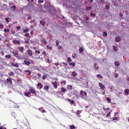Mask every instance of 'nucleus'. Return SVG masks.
<instances>
[{
	"label": "nucleus",
	"instance_id": "nucleus-24",
	"mask_svg": "<svg viewBox=\"0 0 129 129\" xmlns=\"http://www.w3.org/2000/svg\"><path fill=\"white\" fill-rule=\"evenodd\" d=\"M107 100L109 103H110L111 102V100L109 98H108L107 99Z\"/></svg>",
	"mask_w": 129,
	"mask_h": 129
},
{
	"label": "nucleus",
	"instance_id": "nucleus-19",
	"mask_svg": "<svg viewBox=\"0 0 129 129\" xmlns=\"http://www.w3.org/2000/svg\"><path fill=\"white\" fill-rule=\"evenodd\" d=\"M79 52L80 53H82L84 51L82 47H81L79 50Z\"/></svg>",
	"mask_w": 129,
	"mask_h": 129
},
{
	"label": "nucleus",
	"instance_id": "nucleus-40",
	"mask_svg": "<svg viewBox=\"0 0 129 129\" xmlns=\"http://www.w3.org/2000/svg\"><path fill=\"white\" fill-rule=\"evenodd\" d=\"M115 64L117 66H119V64L118 62L117 63L116 61L115 62Z\"/></svg>",
	"mask_w": 129,
	"mask_h": 129
},
{
	"label": "nucleus",
	"instance_id": "nucleus-41",
	"mask_svg": "<svg viewBox=\"0 0 129 129\" xmlns=\"http://www.w3.org/2000/svg\"><path fill=\"white\" fill-rule=\"evenodd\" d=\"M110 6L108 5H107L106 6V9H108L109 8Z\"/></svg>",
	"mask_w": 129,
	"mask_h": 129
},
{
	"label": "nucleus",
	"instance_id": "nucleus-32",
	"mask_svg": "<svg viewBox=\"0 0 129 129\" xmlns=\"http://www.w3.org/2000/svg\"><path fill=\"white\" fill-rule=\"evenodd\" d=\"M90 15L91 16H95L96 15V14H93L92 13H90Z\"/></svg>",
	"mask_w": 129,
	"mask_h": 129
},
{
	"label": "nucleus",
	"instance_id": "nucleus-2",
	"mask_svg": "<svg viewBox=\"0 0 129 129\" xmlns=\"http://www.w3.org/2000/svg\"><path fill=\"white\" fill-rule=\"evenodd\" d=\"M28 54L30 56H32L33 55V53L32 51L31 50H28L26 51Z\"/></svg>",
	"mask_w": 129,
	"mask_h": 129
},
{
	"label": "nucleus",
	"instance_id": "nucleus-44",
	"mask_svg": "<svg viewBox=\"0 0 129 129\" xmlns=\"http://www.w3.org/2000/svg\"><path fill=\"white\" fill-rule=\"evenodd\" d=\"M35 52L36 53H37L38 54H39L40 53V51L39 50L37 51V50H36L35 51Z\"/></svg>",
	"mask_w": 129,
	"mask_h": 129
},
{
	"label": "nucleus",
	"instance_id": "nucleus-57",
	"mask_svg": "<svg viewBox=\"0 0 129 129\" xmlns=\"http://www.w3.org/2000/svg\"><path fill=\"white\" fill-rule=\"evenodd\" d=\"M79 110H77V114L78 115H79Z\"/></svg>",
	"mask_w": 129,
	"mask_h": 129
},
{
	"label": "nucleus",
	"instance_id": "nucleus-18",
	"mask_svg": "<svg viewBox=\"0 0 129 129\" xmlns=\"http://www.w3.org/2000/svg\"><path fill=\"white\" fill-rule=\"evenodd\" d=\"M49 87L47 85H45L44 86V90H46V89L48 90L49 89Z\"/></svg>",
	"mask_w": 129,
	"mask_h": 129
},
{
	"label": "nucleus",
	"instance_id": "nucleus-38",
	"mask_svg": "<svg viewBox=\"0 0 129 129\" xmlns=\"http://www.w3.org/2000/svg\"><path fill=\"white\" fill-rule=\"evenodd\" d=\"M16 28L18 30H19L21 28V27L20 26H16Z\"/></svg>",
	"mask_w": 129,
	"mask_h": 129
},
{
	"label": "nucleus",
	"instance_id": "nucleus-53",
	"mask_svg": "<svg viewBox=\"0 0 129 129\" xmlns=\"http://www.w3.org/2000/svg\"><path fill=\"white\" fill-rule=\"evenodd\" d=\"M43 41L44 43L45 44H47V42L45 40H43Z\"/></svg>",
	"mask_w": 129,
	"mask_h": 129
},
{
	"label": "nucleus",
	"instance_id": "nucleus-43",
	"mask_svg": "<svg viewBox=\"0 0 129 129\" xmlns=\"http://www.w3.org/2000/svg\"><path fill=\"white\" fill-rule=\"evenodd\" d=\"M113 48L114 49V50L115 51H117V49L116 48V46H113Z\"/></svg>",
	"mask_w": 129,
	"mask_h": 129
},
{
	"label": "nucleus",
	"instance_id": "nucleus-29",
	"mask_svg": "<svg viewBox=\"0 0 129 129\" xmlns=\"http://www.w3.org/2000/svg\"><path fill=\"white\" fill-rule=\"evenodd\" d=\"M70 128L71 129H74L75 128V127L74 126L72 125L70 126Z\"/></svg>",
	"mask_w": 129,
	"mask_h": 129
},
{
	"label": "nucleus",
	"instance_id": "nucleus-59",
	"mask_svg": "<svg viewBox=\"0 0 129 129\" xmlns=\"http://www.w3.org/2000/svg\"><path fill=\"white\" fill-rule=\"evenodd\" d=\"M89 19V17H87L85 18V20L86 21L88 20Z\"/></svg>",
	"mask_w": 129,
	"mask_h": 129
},
{
	"label": "nucleus",
	"instance_id": "nucleus-35",
	"mask_svg": "<svg viewBox=\"0 0 129 129\" xmlns=\"http://www.w3.org/2000/svg\"><path fill=\"white\" fill-rule=\"evenodd\" d=\"M68 62H70L72 61V59L70 58V57H68Z\"/></svg>",
	"mask_w": 129,
	"mask_h": 129
},
{
	"label": "nucleus",
	"instance_id": "nucleus-16",
	"mask_svg": "<svg viewBox=\"0 0 129 129\" xmlns=\"http://www.w3.org/2000/svg\"><path fill=\"white\" fill-rule=\"evenodd\" d=\"M10 33H11L10 34L14 35L16 33V32L13 30H11L10 31Z\"/></svg>",
	"mask_w": 129,
	"mask_h": 129
},
{
	"label": "nucleus",
	"instance_id": "nucleus-50",
	"mask_svg": "<svg viewBox=\"0 0 129 129\" xmlns=\"http://www.w3.org/2000/svg\"><path fill=\"white\" fill-rule=\"evenodd\" d=\"M54 64L55 66H58V65H59V62H57V63H54Z\"/></svg>",
	"mask_w": 129,
	"mask_h": 129
},
{
	"label": "nucleus",
	"instance_id": "nucleus-1",
	"mask_svg": "<svg viewBox=\"0 0 129 129\" xmlns=\"http://www.w3.org/2000/svg\"><path fill=\"white\" fill-rule=\"evenodd\" d=\"M12 53L14 55L18 58H20L21 57L19 56L18 55V53L17 52H12Z\"/></svg>",
	"mask_w": 129,
	"mask_h": 129
},
{
	"label": "nucleus",
	"instance_id": "nucleus-63",
	"mask_svg": "<svg viewBox=\"0 0 129 129\" xmlns=\"http://www.w3.org/2000/svg\"><path fill=\"white\" fill-rule=\"evenodd\" d=\"M29 41H25V43L26 44L28 43H29Z\"/></svg>",
	"mask_w": 129,
	"mask_h": 129
},
{
	"label": "nucleus",
	"instance_id": "nucleus-9",
	"mask_svg": "<svg viewBox=\"0 0 129 129\" xmlns=\"http://www.w3.org/2000/svg\"><path fill=\"white\" fill-rule=\"evenodd\" d=\"M121 39L118 37H117L115 38V41L116 42H118L120 41Z\"/></svg>",
	"mask_w": 129,
	"mask_h": 129
},
{
	"label": "nucleus",
	"instance_id": "nucleus-45",
	"mask_svg": "<svg viewBox=\"0 0 129 129\" xmlns=\"http://www.w3.org/2000/svg\"><path fill=\"white\" fill-rule=\"evenodd\" d=\"M117 117H114L112 118L113 120H116L117 119Z\"/></svg>",
	"mask_w": 129,
	"mask_h": 129
},
{
	"label": "nucleus",
	"instance_id": "nucleus-8",
	"mask_svg": "<svg viewBox=\"0 0 129 129\" xmlns=\"http://www.w3.org/2000/svg\"><path fill=\"white\" fill-rule=\"evenodd\" d=\"M35 89H29V91H30L31 93L32 94H34L36 92L35 91Z\"/></svg>",
	"mask_w": 129,
	"mask_h": 129
},
{
	"label": "nucleus",
	"instance_id": "nucleus-64",
	"mask_svg": "<svg viewBox=\"0 0 129 129\" xmlns=\"http://www.w3.org/2000/svg\"><path fill=\"white\" fill-rule=\"evenodd\" d=\"M42 111L43 113H44L45 112V110L44 109H43L42 110Z\"/></svg>",
	"mask_w": 129,
	"mask_h": 129
},
{
	"label": "nucleus",
	"instance_id": "nucleus-22",
	"mask_svg": "<svg viewBox=\"0 0 129 129\" xmlns=\"http://www.w3.org/2000/svg\"><path fill=\"white\" fill-rule=\"evenodd\" d=\"M4 31L5 33H6L7 32H9L10 31V29H5L4 30Z\"/></svg>",
	"mask_w": 129,
	"mask_h": 129
},
{
	"label": "nucleus",
	"instance_id": "nucleus-46",
	"mask_svg": "<svg viewBox=\"0 0 129 129\" xmlns=\"http://www.w3.org/2000/svg\"><path fill=\"white\" fill-rule=\"evenodd\" d=\"M4 126H2L0 127V129H6L5 128L3 127Z\"/></svg>",
	"mask_w": 129,
	"mask_h": 129
},
{
	"label": "nucleus",
	"instance_id": "nucleus-33",
	"mask_svg": "<svg viewBox=\"0 0 129 129\" xmlns=\"http://www.w3.org/2000/svg\"><path fill=\"white\" fill-rule=\"evenodd\" d=\"M103 109L104 111H105L106 110H110V109H109V108L108 107L107 108H105L104 107L103 108Z\"/></svg>",
	"mask_w": 129,
	"mask_h": 129
},
{
	"label": "nucleus",
	"instance_id": "nucleus-21",
	"mask_svg": "<svg viewBox=\"0 0 129 129\" xmlns=\"http://www.w3.org/2000/svg\"><path fill=\"white\" fill-rule=\"evenodd\" d=\"M66 91V89L63 87L61 88V91L62 92H64Z\"/></svg>",
	"mask_w": 129,
	"mask_h": 129
},
{
	"label": "nucleus",
	"instance_id": "nucleus-10",
	"mask_svg": "<svg viewBox=\"0 0 129 129\" xmlns=\"http://www.w3.org/2000/svg\"><path fill=\"white\" fill-rule=\"evenodd\" d=\"M37 86L38 87H39L40 88H42L43 87V85H42L40 83H38L37 85Z\"/></svg>",
	"mask_w": 129,
	"mask_h": 129
},
{
	"label": "nucleus",
	"instance_id": "nucleus-20",
	"mask_svg": "<svg viewBox=\"0 0 129 129\" xmlns=\"http://www.w3.org/2000/svg\"><path fill=\"white\" fill-rule=\"evenodd\" d=\"M11 56L10 55H8L5 56L6 58H8L9 59H10L11 58Z\"/></svg>",
	"mask_w": 129,
	"mask_h": 129
},
{
	"label": "nucleus",
	"instance_id": "nucleus-56",
	"mask_svg": "<svg viewBox=\"0 0 129 129\" xmlns=\"http://www.w3.org/2000/svg\"><path fill=\"white\" fill-rule=\"evenodd\" d=\"M42 53L43 55L44 54L45 56H46V52L45 51H44L42 52Z\"/></svg>",
	"mask_w": 129,
	"mask_h": 129
},
{
	"label": "nucleus",
	"instance_id": "nucleus-62",
	"mask_svg": "<svg viewBox=\"0 0 129 129\" xmlns=\"http://www.w3.org/2000/svg\"><path fill=\"white\" fill-rule=\"evenodd\" d=\"M93 1V0H89V1L90 3H92Z\"/></svg>",
	"mask_w": 129,
	"mask_h": 129
},
{
	"label": "nucleus",
	"instance_id": "nucleus-3",
	"mask_svg": "<svg viewBox=\"0 0 129 129\" xmlns=\"http://www.w3.org/2000/svg\"><path fill=\"white\" fill-rule=\"evenodd\" d=\"M6 81L8 84L11 85L12 83V80L9 78L7 79Z\"/></svg>",
	"mask_w": 129,
	"mask_h": 129
},
{
	"label": "nucleus",
	"instance_id": "nucleus-7",
	"mask_svg": "<svg viewBox=\"0 0 129 129\" xmlns=\"http://www.w3.org/2000/svg\"><path fill=\"white\" fill-rule=\"evenodd\" d=\"M24 63L27 66H28L29 64H30V62L27 61L26 60H24Z\"/></svg>",
	"mask_w": 129,
	"mask_h": 129
},
{
	"label": "nucleus",
	"instance_id": "nucleus-14",
	"mask_svg": "<svg viewBox=\"0 0 129 129\" xmlns=\"http://www.w3.org/2000/svg\"><path fill=\"white\" fill-rule=\"evenodd\" d=\"M124 92L125 93H126V94L127 95H128L129 94L128 92H129V89H125L124 90Z\"/></svg>",
	"mask_w": 129,
	"mask_h": 129
},
{
	"label": "nucleus",
	"instance_id": "nucleus-60",
	"mask_svg": "<svg viewBox=\"0 0 129 129\" xmlns=\"http://www.w3.org/2000/svg\"><path fill=\"white\" fill-rule=\"evenodd\" d=\"M47 61L48 62V63H50V59H47Z\"/></svg>",
	"mask_w": 129,
	"mask_h": 129
},
{
	"label": "nucleus",
	"instance_id": "nucleus-58",
	"mask_svg": "<svg viewBox=\"0 0 129 129\" xmlns=\"http://www.w3.org/2000/svg\"><path fill=\"white\" fill-rule=\"evenodd\" d=\"M61 83H64V84L65 85L66 84V81H62V82H61Z\"/></svg>",
	"mask_w": 129,
	"mask_h": 129
},
{
	"label": "nucleus",
	"instance_id": "nucleus-28",
	"mask_svg": "<svg viewBox=\"0 0 129 129\" xmlns=\"http://www.w3.org/2000/svg\"><path fill=\"white\" fill-rule=\"evenodd\" d=\"M26 36L27 37H28L29 38L30 37V36H29V33L25 34Z\"/></svg>",
	"mask_w": 129,
	"mask_h": 129
},
{
	"label": "nucleus",
	"instance_id": "nucleus-31",
	"mask_svg": "<svg viewBox=\"0 0 129 129\" xmlns=\"http://www.w3.org/2000/svg\"><path fill=\"white\" fill-rule=\"evenodd\" d=\"M96 65H97V64H96V63H95L94 64V68H95V69L97 70L98 69L99 67H97L96 68Z\"/></svg>",
	"mask_w": 129,
	"mask_h": 129
},
{
	"label": "nucleus",
	"instance_id": "nucleus-42",
	"mask_svg": "<svg viewBox=\"0 0 129 129\" xmlns=\"http://www.w3.org/2000/svg\"><path fill=\"white\" fill-rule=\"evenodd\" d=\"M59 41H58L57 40L56 41V45L57 46H58V45H59Z\"/></svg>",
	"mask_w": 129,
	"mask_h": 129
},
{
	"label": "nucleus",
	"instance_id": "nucleus-55",
	"mask_svg": "<svg viewBox=\"0 0 129 129\" xmlns=\"http://www.w3.org/2000/svg\"><path fill=\"white\" fill-rule=\"evenodd\" d=\"M37 75L39 77H41V75L39 73H38Z\"/></svg>",
	"mask_w": 129,
	"mask_h": 129
},
{
	"label": "nucleus",
	"instance_id": "nucleus-30",
	"mask_svg": "<svg viewBox=\"0 0 129 129\" xmlns=\"http://www.w3.org/2000/svg\"><path fill=\"white\" fill-rule=\"evenodd\" d=\"M8 74L10 76H11L13 75V73L11 71L10 73H9Z\"/></svg>",
	"mask_w": 129,
	"mask_h": 129
},
{
	"label": "nucleus",
	"instance_id": "nucleus-27",
	"mask_svg": "<svg viewBox=\"0 0 129 129\" xmlns=\"http://www.w3.org/2000/svg\"><path fill=\"white\" fill-rule=\"evenodd\" d=\"M9 17H6L5 18V20L7 22H9Z\"/></svg>",
	"mask_w": 129,
	"mask_h": 129
},
{
	"label": "nucleus",
	"instance_id": "nucleus-52",
	"mask_svg": "<svg viewBox=\"0 0 129 129\" xmlns=\"http://www.w3.org/2000/svg\"><path fill=\"white\" fill-rule=\"evenodd\" d=\"M71 65L73 66H74L75 65V62H72Z\"/></svg>",
	"mask_w": 129,
	"mask_h": 129
},
{
	"label": "nucleus",
	"instance_id": "nucleus-49",
	"mask_svg": "<svg viewBox=\"0 0 129 129\" xmlns=\"http://www.w3.org/2000/svg\"><path fill=\"white\" fill-rule=\"evenodd\" d=\"M111 113V112H109L107 114V115H106L107 116H109L110 115Z\"/></svg>",
	"mask_w": 129,
	"mask_h": 129
},
{
	"label": "nucleus",
	"instance_id": "nucleus-47",
	"mask_svg": "<svg viewBox=\"0 0 129 129\" xmlns=\"http://www.w3.org/2000/svg\"><path fill=\"white\" fill-rule=\"evenodd\" d=\"M4 25L3 24H0V27L1 29H3V28Z\"/></svg>",
	"mask_w": 129,
	"mask_h": 129
},
{
	"label": "nucleus",
	"instance_id": "nucleus-4",
	"mask_svg": "<svg viewBox=\"0 0 129 129\" xmlns=\"http://www.w3.org/2000/svg\"><path fill=\"white\" fill-rule=\"evenodd\" d=\"M99 85L100 87V88L102 90H104L105 87V86L101 83H99Z\"/></svg>",
	"mask_w": 129,
	"mask_h": 129
},
{
	"label": "nucleus",
	"instance_id": "nucleus-36",
	"mask_svg": "<svg viewBox=\"0 0 129 129\" xmlns=\"http://www.w3.org/2000/svg\"><path fill=\"white\" fill-rule=\"evenodd\" d=\"M11 9H14V10H15L16 8V6H15L14 5L12 6L11 7Z\"/></svg>",
	"mask_w": 129,
	"mask_h": 129
},
{
	"label": "nucleus",
	"instance_id": "nucleus-11",
	"mask_svg": "<svg viewBox=\"0 0 129 129\" xmlns=\"http://www.w3.org/2000/svg\"><path fill=\"white\" fill-rule=\"evenodd\" d=\"M13 43H16L17 44H19L20 43V42L19 41H16L15 40H13Z\"/></svg>",
	"mask_w": 129,
	"mask_h": 129
},
{
	"label": "nucleus",
	"instance_id": "nucleus-61",
	"mask_svg": "<svg viewBox=\"0 0 129 129\" xmlns=\"http://www.w3.org/2000/svg\"><path fill=\"white\" fill-rule=\"evenodd\" d=\"M83 93V92L82 90H81L80 92V93L81 94H82Z\"/></svg>",
	"mask_w": 129,
	"mask_h": 129
},
{
	"label": "nucleus",
	"instance_id": "nucleus-48",
	"mask_svg": "<svg viewBox=\"0 0 129 129\" xmlns=\"http://www.w3.org/2000/svg\"><path fill=\"white\" fill-rule=\"evenodd\" d=\"M14 66L16 67H19V66L17 63H16L15 64Z\"/></svg>",
	"mask_w": 129,
	"mask_h": 129
},
{
	"label": "nucleus",
	"instance_id": "nucleus-17",
	"mask_svg": "<svg viewBox=\"0 0 129 129\" xmlns=\"http://www.w3.org/2000/svg\"><path fill=\"white\" fill-rule=\"evenodd\" d=\"M44 2V1L43 0H39L38 1V3L40 5V4H41V3H43Z\"/></svg>",
	"mask_w": 129,
	"mask_h": 129
},
{
	"label": "nucleus",
	"instance_id": "nucleus-5",
	"mask_svg": "<svg viewBox=\"0 0 129 129\" xmlns=\"http://www.w3.org/2000/svg\"><path fill=\"white\" fill-rule=\"evenodd\" d=\"M18 49L21 52H23L24 51V48L23 47H19Z\"/></svg>",
	"mask_w": 129,
	"mask_h": 129
},
{
	"label": "nucleus",
	"instance_id": "nucleus-39",
	"mask_svg": "<svg viewBox=\"0 0 129 129\" xmlns=\"http://www.w3.org/2000/svg\"><path fill=\"white\" fill-rule=\"evenodd\" d=\"M28 31V29H26L23 30V31L24 33H27Z\"/></svg>",
	"mask_w": 129,
	"mask_h": 129
},
{
	"label": "nucleus",
	"instance_id": "nucleus-23",
	"mask_svg": "<svg viewBox=\"0 0 129 129\" xmlns=\"http://www.w3.org/2000/svg\"><path fill=\"white\" fill-rule=\"evenodd\" d=\"M91 8V6H90L89 7H86V9L87 10H90Z\"/></svg>",
	"mask_w": 129,
	"mask_h": 129
},
{
	"label": "nucleus",
	"instance_id": "nucleus-54",
	"mask_svg": "<svg viewBox=\"0 0 129 129\" xmlns=\"http://www.w3.org/2000/svg\"><path fill=\"white\" fill-rule=\"evenodd\" d=\"M77 75V73H75L73 75V77H75Z\"/></svg>",
	"mask_w": 129,
	"mask_h": 129
},
{
	"label": "nucleus",
	"instance_id": "nucleus-6",
	"mask_svg": "<svg viewBox=\"0 0 129 129\" xmlns=\"http://www.w3.org/2000/svg\"><path fill=\"white\" fill-rule=\"evenodd\" d=\"M52 84L53 85L55 88H56L57 87V82L56 81H55V82H53Z\"/></svg>",
	"mask_w": 129,
	"mask_h": 129
},
{
	"label": "nucleus",
	"instance_id": "nucleus-37",
	"mask_svg": "<svg viewBox=\"0 0 129 129\" xmlns=\"http://www.w3.org/2000/svg\"><path fill=\"white\" fill-rule=\"evenodd\" d=\"M62 63L63 64V66H67L68 65L67 64L66 62H63Z\"/></svg>",
	"mask_w": 129,
	"mask_h": 129
},
{
	"label": "nucleus",
	"instance_id": "nucleus-15",
	"mask_svg": "<svg viewBox=\"0 0 129 129\" xmlns=\"http://www.w3.org/2000/svg\"><path fill=\"white\" fill-rule=\"evenodd\" d=\"M40 23L41 25H42L43 26H44L45 24V22L44 21H40Z\"/></svg>",
	"mask_w": 129,
	"mask_h": 129
},
{
	"label": "nucleus",
	"instance_id": "nucleus-51",
	"mask_svg": "<svg viewBox=\"0 0 129 129\" xmlns=\"http://www.w3.org/2000/svg\"><path fill=\"white\" fill-rule=\"evenodd\" d=\"M24 94L27 97H28L29 96V95L28 94L27 92L25 93Z\"/></svg>",
	"mask_w": 129,
	"mask_h": 129
},
{
	"label": "nucleus",
	"instance_id": "nucleus-34",
	"mask_svg": "<svg viewBox=\"0 0 129 129\" xmlns=\"http://www.w3.org/2000/svg\"><path fill=\"white\" fill-rule=\"evenodd\" d=\"M97 76L98 77L100 78H102V76L100 74H98L97 75Z\"/></svg>",
	"mask_w": 129,
	"mask_h": 129
},
{
	"label": "nucleus",
	"instance_id": "nucleus-13",
	"mask_svg": "<svg viewBox=\"0 0 129 129\" xmlns=\"http://www.w3.org/2000/svg\"><path fill=\"white\" fill-rule=\"evenodd\" d=\"M68 101L70 102L71 104H73L74 103V100H72L71 99H69L68 100Z\"/></svg>",
	"mask_w": 129,
	"mask_h": 129
},
{
	"label": "nucleus",
	"instance_id": "nucleus-25",
	"mask_svg": "<svg viewBox=\"0 0 129 129\" xmlns=\"http://www.w3.org/2000/svg\"><path fill=\"white\" fill-rule=\"evenodd\" d=\"M47 75H44L42 77V79L43 80H45L46 78L47 77Z\"/></svg>",
	"mask_w": 129,
	"mask_h": 129
},
{
	"label": "nucleus",
	"instance_id": "nucleus-26",
	"mask_svg": "<svg viewBox=\"0 0 129 129\" xmlns=\"http://www.w3.org/2000/svg\"><path fill=\"white\" fill-rule=\"evenodd\" d=\"M103 35L104 36H107V33L105 31L103 32Z\"/></svg>",
	"mask_w": 129,
	"mask_h": 129
},
{
	"label": "nucleus",
	"instance_id": "nucleus-12",
	"mask_svg": "<svg viewBox=\"0 0 129 129\" xmlns=\"http://www.w3.org/2000/svg\"><path fill=\"white\" fill-rule=\"evenodd\" d=\"M25 73H28L27 74V75H30L31 74V72L29 70H26L24 71Z\"/></svg>",
	"mask_w": 129,
	"mask_h": 129
}]
</instances>
